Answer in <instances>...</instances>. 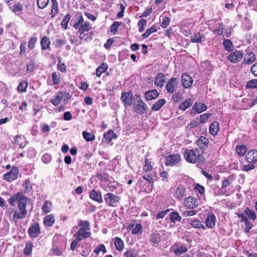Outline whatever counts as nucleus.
<instances>
[{
    "label": "nucleus",
    "mask_w": 257,
    "mask_h": 257,
    "mask_svg": "<svg viewBox=\"0 0 257 257\" xmlns=\"http://www.w3.org/2000/svg\"><path fill=\"white\" fill-rule=\"evenodd\" d=\"M247 149L244 145L238 146L236 148V152L240 156H243L246 153Z\"/></svg>",
    "instance_id": "8fccbe9b"
},
{
    "label": "nucleus",
    "mask_w": 257,
    "mask_h": 257,
    "mask_svg": "<svg viewBox=\"0 0 257 257\" xmlns=\"http://www.w3.org/2000/svg\"><path fill=\"white\" fill-rule=\"evenodd\" d=\"M10 9L15 14L19 16L22 14L23 6L20 3H18L15 4L13 6L10 7Z\"/></svg>",
    "instance_id": "2f4dec72"
},
{
    "label": "nucleus",
    "mask_w": 257,
    "mask_h": 257,
    "mask_svg": "<svg viewBox=\"0 0 257 257\" xmlns=\"http://www.w3.org/2000/svg\"><path fill=\"white\" fill-rule=\"evenodd\" d=\"M159 94L156 89L149 90L145 92V98L147 100H151L157 98Z\"/></svg>",
    "instance_id": "b1692460"
},
{
    "label": "nucleus",
    "mask_w": 257,
    "mask_h": 257,
    "mask_svg": "<svg viewBox=\"0 0 257 257\" xmlns=\"http://www.w3.org/2000/svg\"><path fill=\"white\" fill-rule=\"evenodd\" d=\"M100 251H102L103 253H105L107 252L106 249L103 244H100L98 246H97L94 250V252L96 253V254L98 255Z\"/></svg>",
    "instance_id": "864d4df0"
},
{
    "label": "nucleus",
    "mask_w": 257,
    "mask_h": 257,
    "mask_svg": "<svg viewBox=\"0 0 257 257\" xmlns=\"http://www.w3.org/2000/svg\"><path fill=\"white\" fill-rule=\"evenodd\" d=\"M199 204L198 201L194 197L189 196L184 200V205L186 207L190 209L196 208Z\"/></svg>",
    "instance_id": "f8f14e48"
},
{
    "label": "nucleus",
    "mask_w": 257,
    "mask_h": 257,
    "mask_svg": "<svg viewBox=\"0 0 257 257\" xmlns=\"http://www.w3.org/2000/svg\"><path fill=\"white\" fill-rule=\"evenodd\" d=\"M91 234L90 232L85 230L83 228H80L74 235V236L78 240L80 241L84 239L89 237Z\"/></svg>",
    "instance_id": "dca6fc26"
},
{
    "label": "nucleus",
    "mask_w": 257,
    "mask_h": 257,
    "mask_svg": "<svg viewBox=\"0 0 257 257\" xmlns=\"http://www.w3.org/2000/svg\"><path fill=\"white\" fill-rule=\"evenodd\" d=\"M171 249L176 254H181L187 251V248L184 245H179L178 244L174 245L172 247Z\"/></svg>",
    "instance_id": "393cba45"
},
{
    "label": "nucleus",
    "mask_w": 257,
    "mask_h": 257,
    "mask_svg": "<svg viewBox=\"0 0 257 257\" xmlns=\"http://www.w3.org/2000/svg\"><path fill=\"white\" fill-rule=\"evenodd\" d=\"M157 31V27L155 25H153L151 28L146 30V32L142 35V37L144 39L147 38L149 37L151 34Z\"/></svg>",
    "instance_id": "79ce46f5"
},
{
    "label": "nucleus",
    "mask_w": 257,
    "mask_h": 257,
    "mask_svg": "<svg viewBox=\"0 0 257 257\" xmlns=\"http://www.w3.org/2000/svg\"><path fill=\"white\" fill-rule=\"evenodd\" d=\"M147 23V20L144 19H142L138 22L139 31L140 32H143L144 31L145 27L146 26Z\"/></svg>",
    "instance_id": "bf43d9fd"
},
{
    "label": "nucleus",
    "mask_w": 257,
    "mask_h": 257,
    "mask_svg": "<svg viewBox=\"0 0 257 257\" xmlns=\"http://www.w3.org/2000/svg\"><path fill=\"white\" fill-rule=\"evenodd\" d=\"M192 77L187 73H184L182 76V83L183 86L186 88H189L193 83Z\"/></svg>",
    "instance_id": "6ab92c4d"
},
{
    "label": "nucleus",
    "mask_w": 257,
    "mask_h": 257,
    "mask_svg": "<svg viewBox=\"0 0 257 257\" xmlns=\"http://www.w3.org/2000/svg\"><path fill=\"white\" fill-rule=\"evenodd\" d=\"M234 180V177L233 176H229L227 178H225L222 181V188H226L232 184L233 181Z\"/></svg>",
    "instance_id": "a19ab883"
},
{
    "label": "nucleus",
    "mask_w": 257,
    "mask_h": 257,
    "mask_svg": "<svg viewBox=\"0 0 257 257\" xmlns=\"http://www.w3.org/2000/svg\"><path fill=\"white\" fill-rule=\"evenodd\" d=\"M41 230L38 223L36 222L31 225L28 229V234L31 237L36 238L40 234Z\"/></svg>",
    "instance_id": "ddd939ff"
},
{
    "label": "nucleus",
    "mask_w": 257,
    "mask_h": 257,
    "mask_svg": "<svg viewBox=\"0 0 257 257\" xmlns=\"http://www.w3.org/2000/svg\"><path fill=\"white\" fill-rule=\"evenodd\" d=\"M256 56L253 52H250L246 53L243 56V60L242 64L243 65H249L255 61Z\"/></svg>",
    "instance_id": "2eb2a0df"
},
{
    "label": "nucleus",
    "mask_w": 257,
    "mask_h": 257,
    "mask_svg": "<svg viewBox=\"0 0 257 257\" xmlns=\"http://www.w3.org/2000/svg\"><path fill=\"white\" fill-rule=\"evenodd\" d=\"M14 144L19 146L20 148H23L26 146V139L24 136L17 135L15 137Z\"/></svg>",
    "instance_id": "5701e85b"
},
{
    "label": "nucleus",
    "mask_w": 257,
    "mask_h": 257,
    "mask_svg": "<svg viewBox=\"0 0 257 257\" xmlns=\"http://www.w3.org/2000/svg\"><path fill=\"white\" fill-rule=\"evenodd\" d=\"M143 227L141 223H137L132 230V234L140 235L143 233Z\"/></svg>",
    "instance_id": "de8ad7c7"
},
{
    "label": "nucleus",
    "mask_w": 257,
    "mask_h": 257,
    "mask_svg": "<svg viewBox=\"0 0 257 257\" xmlns=\"http://www.w3.org/2000/svg\"><path fill=\"white\" fill-rule=\"evenodd\" d=\"M166 102V101L164 98L160 99L153 105L151 109L153 111H158L163 107Z\"/></svg>",
    "instance_id": "bb28decb"
},
{
    "label": "nucleus",
    "mask_w": 257,
    "mask_h": 257,
    "mask_svg": "<svg viewBox=\"0 0 257 257\" xmlns=\"http://www.w3.org/2000/svg\"><path fill=\"white\" fill-rule=\"evenodd\" d=\"M108 65L106 63H101L96 70V75L99 77L101 74L105 72L107 69Z\"/></svg>",
    "instance_id": "473e14b6"
},
{
    "label": "nucleus",
    "mask_w": 257,
    "mask_h": 257,
    "mask_svg": "<svg viewBox=\"0 0 257 257\" xmlns=\"http://www.w3.org/2000/svg\"><path fill=\"white\" fill-rule=\"evenodd\" d=\"M246 160L249 164L255 163L257 161V150H251L246 155Z\"/></svg>",
    "instance_id": "a211bd4d"
},
{
    "label": "nucleus",
    "mask_w": 257,
    "mask_h": 257,
    "mask_svg": "<svg viewBox=\"0 0 257 257\" xmlns=\"http://www.w3.org/2000/svg\"><path fill=\"white\" fill-rule=\"evenodd\" d=\"M181 160L180 155L173 154L168 156L166 159L165 165L168 166H174L178 164Z\"/></svg>",
    "instance_id": "0eeeda50"
},
{
    "label": "nucleus",
    "mask_w": 257,
    "mask_h": 257,
    "mask_svg": "<svg viewBox=\"0 0 257 257\" xmlns=\"http://www.w3.org/2000/svg\"><path fill=\"white\" fill-rule=\"evenodd\" d=\"M207 106L203 103L196 102L192 107V109L194 110L197 113H200L207 109Z\"/></svg>",
    "instance_id": "4be33fe9"
},
{
    "label": "nucleus",
    "mask_w": 257,
    "mask_h": 257,
    "mask_svg": "<svg viewBox=\"0 0 257 257\" xmlns=\"http://www.w3.org/2000/svg\"><path fill=\"white\" fill-rule=\"evenodd\" d=\"M244 53L242 51L235 50L231 51L227 56V59L232 63H237L243 58Z\"/></svg>",
    "instance_id": "39448f33"
},
{
    "label": "nucleus",
    "mask_w": 257,
    "mask_h": 257,
    "mask_svg": "<svg viewBox=\"0 0 257 257\" xmlns=\"http://www.w3.org/2000/svg\"><path fill=\"white\" fill-rule=\"evenodd\" d=\"M122 24L121 22L115 21L114 22L110 27V32L115 34L118 30V27Z\"/></svg>",
    "instance_id": "6e6d98bb"
},
{
    "label": "nucleus",
    "mask_w": 257,
    "mask_h": 257,
    "mask_svg": "<svg viewBox=\"0 0 257 257\" xmlns=\"http://www.w3.org/2000/svg\"><path fill=\"white\" fill-rule=\"evenodd\" d=\"M237 215L241 219V222H243L245 223V232H248L253 226L252 224L248 221V219L253 221L256 220V216L255 212L249 208L246 207L244 210V213H238Z\"/></svg>",
    "instance_id": "f03ea898"
},
{
    "label": "nucleus",
    "mask_w": 257,
    "mask_h": 257,
    "mask_svg": "<svg viewBox=\"0 0 257 257\" xmlns=\"http://www.w3.org/2000/svg\"><path fill=\"white\" fill-rule=\"evenodd\" d=\"M187 195L186 189L183 186H179L175 191L174 196L177 199L180 200Z\"/></svg>",
    "instance_id": "f3484780"
},
{
    "label": "nucleus",
    "mask_w": 257,
    "mask_h": 257,
    "mask_svg": "<svg viewBox=\"0 0 257 257\" xmlns=\"http://www.w3.org/2000/svg\"><path fill=\"white\" fill-rule=\"evenodd\" d=\"M178 85L177 78L172 77L167 82L166 88L169 93H173L176 91Z\"/></svg>",
    "instance_id": "9d476101"
},
{
    "label": "nucleus",
    "mask_w": 257,
    "mask_h": 257,
    "mask_svg": "<svg viewBox=\"0 0 257 257\" xmlns=\"http://www.w3.org/2000/svg\"><path fill=\"white\" fill-rule=\"evenodd\" d=\"M161 240V236L160 233L157 232H152L149 236V242L154 247H156Z\"/></svg>",
    "instance_id": "9b49d317"
},
{
    "label": "nucleus",
    "mask_w": 257,
    "mask_h": 257,
    "mask_svg": "<svg viewBox=\"0 0 257 257\" xmlns=\"http://www.w3.org/2000/svg\"><path fill=\"white\" fill-rule=\"evenodd\" d=\"M52 6L51 10V17L54 18L58 13V3L56 0H52Z\"/></svg>",
    "instance_id": "ea45409f"
},
{
    "label": "nucleus",
    "mask_w": 257,
    "mask_h": 257,
    "mask_svg": "<svg viewBox=\"0 0 257 257\" xmlns=\"http://www.w3.org/2000/svg\"><path fill=\"white\" fill-rule=\"evenodd\" d=\"M52 205V203L50 201H46L42 207L43 211L45 213L50 212L51 211Z\"/></svg>",
    "instance_id": "a18cd8bd"
},
{
    "label": "nucleus",
    "mask_w": 257,
    "mask_h": 257,
    "mask_svg": "<svg viewBox=\"0 0 257 257\" xmlns=\"http://www.w3.org/2000/svg\"><path fill=\"white\" fill-rule=\"evenodd\" d=\"M246 87L247 88H257V79L250 80L247 82Z\"/></svg>",
    "instance_id": "4d7b16f0"
},
{
    "label": "nucleus",
    "mask_w": 257,
    "mask_h": 257,
    "mask_svg": "<svg viewBox=\"0 0 257 257\" xmlns=\"http://www.w3.org/2000/svg\"><path fill=\"white\" fill-rule=\"evenodd\" d=\"M91 28V26L90 23L85 22L81 25L80 29L78 30V32L80 35L83 34L84 32H87Z\"/></svg>",
    "instance_id": "f704fd0d"
},
{
    "label": "nucleus",
    "mask_w": 257,
    "mask_h": 257,
    "mask_svg": "<svg viewBox=\"0 0 257 257\" xmlns=\"http://www.w3.org/2000/svg\"><path fill=\"white\" fill-rule=\"evenodd\" d=\"M41 45L43 50H46L49 48L50 41L48 38L44 36L41 41Z\"/></svg>",
    "instance_id": "4c0bfd02"
},
{
    "label": "nucleus",
    "mask_w": 257,
    "mask_h": 257,
    "mask_svg": "<svg viewBox=\"0 0 257 257\" xmlns=\"http://www.w3.org/2000/svg\"><path fill=\"white\" fill-rule=\"evenodd\" d=\"M105 202L111 207H116L120 198L111 193H107L104 196Z\"/></svg>",
    "instance_id": "423d86ee"
},
{
    "label": "nucleus",
    "mask_w": 257,
    "mask_h": 257,
    "mask_svg": "<svg viewBox=\"0 0 257 257\" xmlns=\"http://www.w3.org/2000/svg\"><path fill=\"white\" fill-rule=\"evenodd\" d=\"M133 94L132 92H123L120 99L125 107L132 104Z\"/></svg>",
    "instance_id": "6e6552de"
},
{
    "label": "nucleus",
    "mask_w": 257,
    "mask_h": 257,
    "mask_svg": "<svg viewBox=\"0 0 257 257\" xmlns=\"http://www.w3.org/2000/svg\"><path fill=\"white\" fill-rule=\"evenodd\" d=\"M62 250L58 247H56V245H53V247L51 249L50 253L53 255H60L62 254Z\"/></svg>",
    "instance_id": "680f3d73"
},
{
    "label": "nucleus",
    "mask_w": 257,
    "mask_h": 257,
    "mask_svg": "<svg viewBox=\"0 0 257 257\" xmlns=\"http://www.w3.org/2000/svg\"><path fill=\"white\" fill-rule=\"evenodd\" d=\"M89 197L92 200L99 203H102L103 202L101 193L98 190H91L89 192Z\"/></svg>",
    "instance_id": "4468645a"
},
{
    "label": "nucleus",
    "mask_w": 257,
    "mask_h": 257,
    "mask_svg": "<svg viewBox=\"0 0 257 257\" xmlns=\"http://www.w3.org/2000/svg\"><path fill=\"white\" fill-rule=\"evenodd\" d=\"M165 75L162 73H159L155 79V84L158 87H162L165 82Z\"/></svg>",
    "instance_id": "412c9836"
},
{
    "label": "nucleus",
    "mask_w": 257,
    "mask_h": 257,
    "mask_svg": "<svg viewBox=\"0 0 257 257\" xmlns=\"http://www.w3.org/2000/svg\"><path fill=\"white\" fill-rule=\"evenodd\" d=\"M216 216L211 213L207 215L205 220L206 226L207 228H212L215 225Z\"/></svg>",
    "instance_id": "aec40b11"
},
{
    "label": "nucleus",
    "mask_w": 257,
    "mask_h": 257,
    "mask_svg": "<svg viewBox=\"0 0 257 257\" xmlns=\"http://www.w3.org/2000/svg\"><path fill=\"white\" fill-rule=\"evenodd\" d=\"M209 141L207 138L201 136L197 142V145L201 150H204L208 147Z\"/></svg>",
    "instance_id": "a878e982"
},
{
    "label": "nucleus",
    "mask_w": 257,
    "mask_h": 257,
    "mask_svg": "<svg viewBox=\"0 0 257 257\" xmlns=\"http://www.w3.org/2000/svg\"><path fill=\"white\" fill-rule=\"evenodd\" d=\"M183 155L185 160L190 163L194 164L196 162H201L203 159L199 149H186Z\"/></svg>",
    "instance_id": "7ed1b4c3"
},
{
    "label": "nucleus",
    "mask_w": 257,
    "mask_h": 257,
    "mask_svg": "<svg viewBox=\"0 0 257 257\" xmlns=\"http://www.w3.org/2000/svg\"><path fill=\"white\" fill-rule=\"evenodd\" d=\"M49 2V0H37L38 7L43 9L48 5Z\"/></svg>",
    "instance_id": "69168bd1"
},
{
    "label": "nucleus",
    "mask_w": 257,
    "mask_h": 257,
    "mask_svg": "<svg viewBox=\"0 0 257 257\" xmlns=\"http://www.w3.org/2000/svg\"><path fill=\"white\" fill-rule=\"evenodd\" d=\"M182 217L177 212H172L170 214V220L171 222H180Z\"/></svg>",
    "instance_id": "72a5a7b5"
},
{
    "label": "nucleus",
    "mask_w": 257,
    "mask_h": 257,
    "mask_svg": "<svg viewBox=\"0 0 257 257\" xmlns=\"http://www.w3.org/2000/svg\"><path fill=\"white\" fill-rule=\"evenodd\" d=\"M78 225L81 227L80 228H83L85 230L88 231L90 230V223L87 220H80L78 222Z\"/></svg>",
    "instance_id": "37998d69"
},
{
    "label": "nucleus",
    "mask_w": 257,
    "mask_h": 257,
    "mask_svg": "<svg viewBox=\"0 0 257 257\" xmlns=\"http://www.w3.org/2000/svg\"><path fill=\"white\" fill-rule=\"evenodd\" d=\"M123 256L125 257H138V251L134 249H130L124 252Z\"/></svg>",
    "instance_id": "49530a36"
},
{
    "label": "nucleus",
    "mask_w": 257,
    "mask_h": 257,
    "mask_svg": "<svg viewBox=\"0 0 257 257\" xmlns=\"http://www.w3.org/2000/svg\"><path fill=\"white\" fill-rule=\"evenodd\" d=\"M29 198L22 192H18L12 196L8 201L11 206H14L18 203V210H16L13 214V219L18 220L24 218L27 214L26 205Z\"/></svg>",
    "instance_id": "f257e3e1"
},
{
    "label": "nucleus",
    "mask_w": 257,
    "mask_h": 257,
    "mask_svg": "<svg viewBox=\"0 0 257 257\" xmlns=\"http://www.w3.org/2000/svg\"><path fill=\"white\" fill-rule=\"evenodd\" d=\"M114 245L116 249L118 251H121L124 247V243L122 240L118 237H116L114 240Z\"/></svg>",
    "instance_id": "c9c22d12"
},
{
    "label": "nucleus",
    "mask_w": 257,
    "mask_h": 257,
    "mask_svg": "<svg viewBox=\"0 0 257 257\" xmlns=\"http://www.w3.org/2000/svg\"><path fill=\"white\" fill-rule=\"evenodd\" d=\"M223 45L225 50L228 52H231L233 51V45L230 40L224 39L223 42Z\"/></svg>",
    "instance_id": "e433bc0d"
},
{
    "label": "nucleus",
    "mask_w": 257,
    "mask_h": 257,
    "mask_svg": "<svg viewBox=\"0 0 257 257\" xmlns=\"http://www.w3.org/2000/svg\"><path fill=\"white\" fill-rule=\"evenodd\" d=\"M137 103L134 104V111L140 114H145L148 110V106L145 102L141 99L140 95L137 96Z\"/></svg>",
    "instance_id": "20e7f679"
},
{
    "label": "nucleus",
    "mask_w": 257,
    "mask_h": 257,
    "mask_svg": "<svg viewBox=\"0 0 257 257\" xmlns=\"http://www.w3.org/2000/svg\"><path fill=\"white\" fill-rule=\"evenodd\" d=\"M204 38L203 34L198 33L191 37V41L193 43H201L202 39Z\"/></svg>",
    "instance_id": "c03bdc74"
},
{
    "label": "nucleus",
    "mask_w": 257,
    "mask_h": 257,
    "mask_svg": "<svg viewBox=\"0 0 257 257\" xmlns=\"http://www.w3.org/2000/svg\"><path fill=\"white\" fill-rule=\"evenodd\" d=\"M224 28V26L222 23L219 24L218 28L214 30L213 33L217 35H221L223 33V31Z\"/></svg>",
    "instance_id": "338daca9"
},
{
    "label": "nucleus",
    "mask_w": 257,
    "mask_h": 257,
    "mask_svg": "<svg viewBox=\"0 0 257 257\" xmlns=\"http://www.w3.org/2000/svg\"><path fill=\"white\" fill-rule=\"evenodd\" d=\"M33 246L31 242H28L26 243V246L24 250V254L26 255H29V254H30L33 249Z\"/></svg>",
    "instance_id": "09e8293b"
},
{
    "label": "nucleus",
    "mask_w": 257,
    "mask_h": 257,
    "mask_svg": "<svg viewBox=\"0 0 257 257\" xmlns=\"http://www.w3.org/2000/svg\"><path fill=\"white\" fill-rule=\"evenodd\" d=\"M19 170L17 167H13L11 171L7 173L4 176V178L7 181L11 182L18 178Z\"/></svg>",
    "instance_id": "1a4fd4ad"
},
{
    "label": "nucleus",
    "mask_w": 257,
    "mask_h": 257,
    "mask_svg": "<svg viewBox=\"0 0 257 257\" xmlns=\"http://www.w3.org/2000/svg\"><path fill=\"white\" fill-rule=\"evenodd\" d=\"M82 135L84 139L87 142H91L95 139V136L93 134L88 132H83L82 133Z\"/></svg>",
    "instance_id": "603ef678"
},
{
    "label": "nucleus",
    "mask_w": 257,
    "mask_h": 257,
    "mask_svg": "<svg viewBox=\"0 0 257 257\" xmlns=\"http://www.w3.org/2000/svg\"><path fill=\"white\" fill-rule=\"evenodd\" d=\"M37 41V38L32 36L30 38L28 42V47L30 50H32L35 47V45Z\"/></svg>",
    "instance_id": "052dcab7"
},
{
    "label": "nucleus",
    "mask_w": 257,
    "mask_h": 257,
    "mask_svg": "<svg viewBox=\"0 0 257 257\" xmlns=\"http://www.w3.org/2000/svg\"><path fill=\"white\" fill-rule=\"evenodd\" d=\"M219 130V124L217 121H213L211 123L209 128L210 133L213 136L217 135Z\"/></svg>",
    "instance_id": "c85d7f7f"
},
{
    "label": "nucleus",
    "mask_w": 257,
    "mask_h": 257,
    "mask_svg": "<svg viewBox=\"0 0 257 257\" xmlns=\"http://www.w3.org/2000/svg\"><path fill=\"white\" fill-rule=\"evenodd\" d=\"M55 221V216L53 214L47 215L44 219V224L48 226H52Z\"/></svg>",
    "instance_id": "c756f323"
},
{
    "label": "nucleus",
    "mask_w": 257,
    "mask_h": 257,
    "mask_svg": "<svg viewBox=\"0 0 257 257\" xmlns=\"http://www.w3.org/2000/svg\"><path fill=\"white\" fill-rule=\"evenodd\" d=\"M58 64L57 65V69L61 72H65L66 71V65L64 63L61 62L60 57L58 58Z\"/></svg>",
    "instance_id": "e2e57ef3"
},
{
    "label": "nucleus",
    "mask_w": 257,
    "mask_h": 257,
    "mask_svg": "<svg viewBox=\"0 0 257 257\" xmlns=\"http://www.w3.org/2000/svg\"><path fill=\"white\" fill-rule=\"evenodd\" d=\"M193 101L194 100L191 98L187 99L180 104L179 108L184 111L192 105Z\"/></svg>",
    "instance_id": "cd10ccee"
},
{
    "label": "nucleus",
    "mask_w": 257,
    "mask_h": 257,
    "mask_svg": "<svg viewBox=\"0 0 257 257\" xmlns=\"http://www.w3.org/2000/svg\"><path fill=\"white\" fill-rule=\"evenodd\" d=\"M52 79L54 85H57L60 82V77L56 72H53L52 73Z\"/></svg>",
    "instance_id": "774afa93"
},
{
    "label": "nucleus",
    "mask_w": 257,
    "mask_h": 257,
    "mask_svg": "<svg viewBox=\"0 0 257 257\" xmlns=\"http://www.w3.org/2000/svg\"><path fill=\"white\" fill-rule=\"evenodd\" d=\"M23 187L24 191L25 192H28L31 191L32 187L30 181H29L28 180H26L23 184Z\"/></svg>",
    "instance_id": "0e129e2a"
},
{
    "label": "nucleus",
    "mask_w": 257,
    "mask_h": 257,
    "mask_svg": "<svg viewBox=\"0 0 257 257\" xmlns=\"http://www.w3.org/2000/svg\"><path fill=\"white\" fill-rule=\"evenodd\" d=\"M28 87V83L26 81L21 82L18 86V90L19 92H24L27 91Z\"/></svg>",
    "instance_id": "13d9d810"
},
{
    "label": "nucleus",
    "mask_w": 257,
    "mask_h": 257,
    "mask_svg": "<svg viewBox=\"0 0 257 257\" xmlns=\"http://www.w3.org/2000/svg\"><path fill=\"white\" fill-rule=\"evenodd\" d=\"M103 137L105 140V142L109 143L112 139L116 138V135L112 130H110L104 134Z\"/></svg>",
    "instance_id": "7c9ffc66"
},
{
    "label": "nucleus",
    "mask_w": 257,
    "mask_h": 257,
    "mask_svg": "<svg viewBox=\"0 0 257 257\" xmlns=\"http://www.w3.org/2000/svg\"><path fill=\"white\" fill-rule=\"evenodd\" d=\"M70 18L71 16L69 14H68L64 17L61 23V25L62 26L63 28H64L65 30L67 28L68 23L69 22Z\"/></svg>",
    "instance_id": "3c124183"
},
{
    "label": "nucleus",
    "mask_w": 257,
    "mask_h": 257,
    "mask_svg": "<svg viewBox=\"0 0 257 257\" xmlns=\"http://www.w3.org/2000/svg\"><path fill=\"white\" fill-rule=\"evenodd\" d=\"M191 224L193 227L197 228H203L204 229L205 228L204 226L201 223V221L199 219L192 220Z\"/></svg>",
    "instance_id": "5fc2aeb1"
},
{
    "label": "nucleus",
    "mask_w": 257,
    "mask_h": 257,
    "mask_svg": "<svg viewBox=\"0 0 257 257\" xmlns=\"http://www.w3.org/2000/svg\"><path fill=\"white\" fill-rule=\"evenodd\" d=\"M63 97V92L61 91H59L55 97L52 99H51V102L52 103H53L54 105L57 106L58 105L61 101V100L62 99Z\"/></svg>",
    "instance_id": "58836bf2"
}]
</instances>
